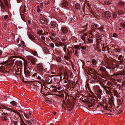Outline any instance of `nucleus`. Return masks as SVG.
<instances>
[{
    "label": "nucleus",
    "mask_w": 125,
    "mask_h": 125,
    "mask_svg": "<svg viewBox=\"0 0 125 125\" xmlns=\"http://www.w3.org/2000/svg\"><path fill=\"white\" fill-rule=\"evenodd\" d=\"M30 64V63L27 62H25L24 64V74L28 76L29 77V76H30L31 73L30 71L28 70H27L26 69H27V68H29V64Z\"/></svg>",
    "instance_id": "f257e3e1"
},
{
    "label": "nucleus",
    "mask_w": 125,
    "mask_h": 125,
    "mask_svg": "<svg viewBox=\"0 0 125 125\" xmlns=\"http://www.w3.org/2000/svg\"><path fill=\"white\" fill-rule=\"evenodd\" d=\"M28 35L29 38L34 42L38 45H40V43L39 42V41L38 38L35 39L34 36L32 34H28Z\"/></svg>",
    "instance_id": "f03ea898"
},
{
    "label": "nucleus",
    "mask_w": 125,
    "mask_h": 125,
    "mask_svg": "<svg viewBox=\"0 0 125 125\" xmlns=\"http://www.w3.org/2000/svg\"><path fill=\"white\" fill-rule=\"evenodd\" d=\"M28 60L29 61L31 62V63L33 65H34L35 64V62L37 61V60L35 58L33 57L32 56H29L28 57ZM30 64H29V66L30 65L31 66V63H30Z\"/></svg>",
    "instance_id": "7ed1b4c3"
},
{
    "label": "nucleus",
    "mask_w": 125,
    "mask_h": 125,
    "mask_svg": "<svg viewBox=\"0 0 125 125\" xmlns=\"http://www.w3.org/2000/svg\"><path fill=\"white\" fill-rule=\"evenodd\" d=\"M16 57V56H12L10 57L9 62L8 63L10 66H12L13 65L14 61L16 60V59L14 58Z\"/></svg>",
    "instance_id": "20e7f679"
},
{
    "label": "nucleus",
    "mask_w": 125,
    "mask_h": 125,
    "mask_svg": "<svg viewBox=\"0 0 125 125\" xmlns=\"http://www.w3.org/2000/svg\"><path fill=\"white\" fill-rule=\"evenodd\" d=\"M40 22L42 24L44 25H46L47 24V19L44 18H41L40 19Z\"/></svg>",
    "instance_id": "39448f33"
},
{
    "label": "nucleus",
    "mask_w": 125,
    "mask_h": 125,
    "mask_svg": "<svg viewBox=\"0 0 125 125\" xmlns=\"http://www.w3.org/2000/svg\"><path fill=\"white\" fill-rule=\"evenodd\" d=\"M5 5L2 2L0 3V5L1 9H4L6 7L8 6L7 1L5 0Z\"/></svg>",
    "instance_id": "423d86ee"
},
{
    "label": "nucleus",
    "mask_w": 125,
    "mask_h": 125,
    "mask_svg": "<svg viewBox=\"0 0 125 125\" xmlns=\"http://www.w3.org/2000/svg\"><path fill=\"white\" fill-rule=\"evenodd\" d=\"M94 88L97 91L98 93L100 94H102V90L100 89V87L98 85H96L94 87Z\"/></svg>",
    "instance_id": "0eeeda50"
},
{
    "label": "nucleus",
    "mask_w": 125,
    "mask_h": 125,
    "mask_svg": "<svg viewBox=\"0 0 125 125\" xmlns=\"http://www.w3.org/2000/svg\"><path fill=\"white\" fill-rule=\"evenodd\" d=\"M93 39H91L90 38H87L86 41H85L84 42V43L86 44H88L89 43H93Z\"/></svg>",
    "instance_id": "6e6552de"
},
{
    "label": "nucleus",
    "mask_w": 125,
    "mask_h": 125,
    "mask_svg": "<svg viewBox=\"0 0 125 125\" xmlns=\"http://www.w3.org/2000/svg\"><path fill=\"white\" fill-rule=\"evenodd\" d=\"M111 13L108 11H106L104 12L103 14V15H104L105 17H107L108 18H109L111 16Z\"/></svg>",
    "instance_id": "1a4fd4ad"
},
{
    "label": "nucleus",
    "mask_w": 125,
    "mask_h": 125,
    "mask_svg": "<svg viewBox=\"0 0 125 125\" xmlns=\"http://www.w3.org/2000/svg\"><path fill=\"white\" fill-rule=\"evenodd\" d=\"M61 5L64 7H67L68 5L67 0H63L61 3Z\"/></svg>",
    "instance_id": "9d476101"
},
{
    "label": "nucleus",
    "mask_w": 125,
    "mask_h": 125,
    "mask_svg": "<svg viewBox=\"0 0 125 125\" xmlns=\"http://www.w3.org/2000/svg\"><path fill=\"white\" fill-rule=\"evenodd\" d=\"M61 31H62L64 34L66 33H67L69 31L67 28L65 27H63L61 28Z\"/></svg>",
    "instance_id": "9b49d317"
},
{
    "label": "nucleus",
    "mask_w": 125,
    "mask_h": 125,
    "mask_svg": "<svg viewBox=\"0 0 125 125\" xmlns=\"http://www.w3.org/2000/svg\"><path fill=\"white\" fill-rule=\"evenodd\" d=\"M37 69L40 72H42L43 70V67L41 65L38 64L37 66Z\"/></svg>",
    "instance_id": "f8f14e48"
},
{
    "label": "nucleus",
    "mask_w": 125,
    "mask_h": 125,
    "mask_svg": "<svg viewBox=\"0 0 125 125\" xmlns=\"http://www.w3.org/2000/svg\"><path fill=\"white\" fill-rule=\"evenodd\" d=\"M100 71L101 72L107 74V72L106 71V70L102 66H101L100 67Z\"/></svg>",
    "instance_id": "ddd939ff"
},
{
    "label": "nucleus",
    "mask_w": 125,
    "mask_h": 125,
    "mask_svg": "<svg viewBox=\"0 0 125 125\" xmlns=\"http://www.w3.org/2000/svg\"><path fill=\"white\" fill-rule=\"evenodd\" d=\"M118 6L121 8L123 7L124 4V3L121 1H120L118 3Z\"/></svg>",
    "instance_id": "4468645a"
},
{
    "label": "nucleus",
    "mask_w": 125,
    "mask_h": 125,
    "mask_svg": "<svg viewBox=\"0 0 125 125\" xmlns=\"http://www.w3.org/2000/svg\"><path fill=\"white\" fill-rule=\"evenodd\" d=\"M113 91L114 92V93L115 94V96L117 97H119V93L117 90H114Z\"/></svg>",
    "instance_id": "2eb2a0df"
},
{
    "label": "nucleus",
    "mask_w": 125,
    "mask_h": 125,
    "mask_svg": "<svg viewBox=\"0 0 125 125\" xmlns=\"http://www.w3.org/2000/svg\"><path fill=\"white\" fill-rule=\"evenodd\" d=\"M16 64L20 67H22V62L21 61H17L16 62Z\"/></svg>",
    "instance_id": "dca6fc26"
},
{
    "label": "nucleus",
    "mask_w": 125,
    "mask_h": 125,
    "mask_svg": "<svg viewBox=\"0 0 125 125\" xmlns=\"http://www.w3.org/2000/svg\"><path fill=\"white\" fill-rule=\"evenodd\" d=\"M96 76H97L96 75L93 76L92 79L93 82H95L98 81V80L96 77Z\"/></svg>",
    "instance_id": "f3484780"
},
{
    "label": "nucleus",
    "mask_w": 125,
    "mask_h": 125,
    "mask_svg": "<svg viewBox=\"0 0 125 125\" xmlns=\"http://www.w3.org/2000/svg\"><path fill=\"white\" fill-rule=\"evenodd\" d=\"M31 121L32 120L31 118L30 120H26L25 122L27 124H29L30 125H32L33 124V123H32V121Z\"/></svg>",
    "instance_id": "a211bd4d"
},
{
    "label": "nucleus",
    "mask_w": 125,
    "mask_h": 125,
    "mask_svg": "<svg viewBox=\"0 0 125 125\" xmlns=\"http://www.w3.org/2000/svg\"><path fill=\"white\" fill-rule=\"evenodd\" d=\"M125 73L123 71H120L119 73H117L116 74V75L117 76H122L124 75Z\"/></svg>",
    "instance_id": "6ab92c4d"
},
{
    "label": "nucleus",
    "mask_w": 125,
    "mask_h": 125,
    "mask_svg": "<svg viewBox=\"0 0 125 125\" xmlns=\"http://www.w3.org/2000/svg\"><path fill=\"white\" fill-rule=\"evenodd\" d=\"M75 6L77 9L80 10L81 9L80 6L79 4L78 3H76L75 4Z\"/></svg>",
    "instance_id": "aec40b11"
},
{
    "label": "nucleus",
    "mask_w": 125,
    "mask_h": 125,
    "mask_svg": "<svg viewBox=\"0 0 125 125\" xmlns=\"http://www.w3.org/2000/svg\"><path fill=\"white\" fill-rule=\"evenodd\" d=\"M92 65L93 66H95L96 64V60L95 59H93L92 60Z\"/></svg>",
    "instance_id": "412c9836"
},
{
    "label": "nucleus",
    "mask_w": 125,
    "mask_h": 125,
    "mask_svg": "<svg viewBox=\"0 0 125 125\" xmlns=\"http://www.w3.org/2000/svg\"><path fill=\"white\" fill-rule=\"evenodd\" d=\"M101 63L105 67H106L108 64V63L105 61H102Z\"/></svg>",
    "instance_id": "4be33fe9"
},
{
    "label": "nucleus",
    "mask_w": 125,
    "mask_h": 125,
    "mask_svg": "<svg viewBox=\"0 0 125 125\" xmlns=\"http://www.w3.org/2000/svg\"><path fill=\"white\" fill-rule=\"evenodd\" d=\"M104 28H103L102 27H101L99 28H96L95 29V30H97L98 29L99 30V31H104L103 29Z\"/></svg>",
    "instance_id": "5701e85b"
},
{
    "label": "nucleus",
    "mask_w": 125,
    "mask_h": 125,
    "mask_svg": "<svg viewBox=\"0 0 125 125\" xmlns=\"http://www.w3.org/2000/svg\"><path fill=\"white\" fill-rule=\"evenodd\" d=\"M9 118V117L6 115V116H3V119H2V120L3 121H6L8 120V119Z\"/></svg>",
    "instance_id": "b1692460"
},
{
    "label": "nucleus",
    "mask_w": 125,
    "mask_h": 125,
    "mask_svg": "<svg viewBox=\"0 0 125 125\" xmlns=\"http://www.w3.org/2000/svg\"><path fill=\"white\" fill-rule=\"evenodd\" d=\"M51 27L53 29L57 27L56 25L53 23L51 24Z\"/></svg>",
    "instance_id": "393cba45"
},
{
    "label": "nucleus",
    "mask_w": 125,
    "mask_h": 125,
    "mask_svg": "<svg viewBox=\"0 0 125 125\" xmlns=\"http://www.w3.org/2000/svg\"><path fill=\"white\" fill-rule=\"evenodd\" d=\"M56 59L58 62H60L62 60L61 58L59 57H57L56 58Z\"/></svg>",
    "instance_id": "a878e982"
},
{
    "label": "nucleus",
    "mask_w": 125,
    "mask_h": 125,
    "mask_svg": "<svg viewBox=\"0 0 125 125\" xmlns=\"http://www.w3.org/2000/svg\"><path fill=\"white\" fill-rule=\"evenodd\" d=\"M10 103L11 104L14 106L16 105L17 104V103L14 101H12Z\"/></svg>",
    "instance_id": "bb28decb"
},
{
    "label": "nucleus",
    "mask_w": 125,
    "mask_h": 125,
    "mask_svg": "<svg viewBox=\"0 0 125 125\" xmlns=\"http://www.w3.org/2000/svg\"><path fill=\"white\" fill-rule=\"evenodd\" d=\"M113 16L114 18H115L116 17L117 15V13L115 12H114L112 13Z\"/></svg>",
    "instance_id": "cd10ccee"
},
{
    "label": "nucleus",
    "mask_w": 125,
    "mask_h": 125,
    "mask_svg": "<svg viewBox=\"0 0 125 125\" xmlns=\"http://www.w3.org/2000/svg\"><path fill=\"white\" fill-rule=\"evenodd\" d=\"M45 5L44 4V5L43 4V3H41L40 4V5L41 6V8L42 9H43V8L45 7Z\"/></svg>",
    "instance_id": "c85d7f7f"
},
{
    "label": "nucleus",
    "mask_w": 125,
    "mask_h": 125,
    "mask_svg": "<svg viewBox=\"0 0 125 125\" xmlns=\"http://www.w3.org/2000/svg\"><path fill=\"white\" fill-rule=\"evenodd\" d=\"M72 50H71L70 52H68V55L69 56V58H70L71 57V55L72 54Z\"/></svg>",
    "instance_id": "c756f323"
},
{
    "label": "nucleus",
    "mask_w": 125,
    "mask_h": 125,
    "mask_svg": "<svg viewBox=\"0 0 125 125\" xmlns=\"http://www.w3.org/2000/svg\"><path fill=\"white\" fill-rule=\"evenodd\" d=\"M24 115L27 119H28L29 118V116H30L27 114L24 113Z\"/></svg>",
    "instance_id": "7c9ffc66"
},
{
    "label": "nucleus",
    "mask_w": 125,
    "mask_h": 125,
    "mask_svg": "<svg viewBox=\"0 0 125 125\" xmlns=\"http://www.w3.org/2000/svg\"><path fill=\"white\" fill-rule=\"evenodd\" d=\"M121 25L120 26V27H122L123 28H125V24L123 23H121Z\"/></svg>",
    "instance_id": "2f4dec72"
},
{
    "label": "nucleus",
    "mask_w": 125,
    "mask_h": 125,
    "mask_svg": "<svg viewBox=\"0 0 125 125\" xmlns=\"http://www.w3.org/2000/svg\"><path fill=\"white\" fill-rule=\"evenodd\" d=\"M7 110L8 111H10V110H11L14 113H17V112L16 111H15V110H13L11 109L10 108H7Z\"/></svg>",
    "instance_id": "473e14b6"
},
{
    "label": "nucleus",
    "mask_w": 125,
    "mask_h": 125,
    "mask_svg": "<svg viewBox=\"0 0 125 125\" xmlns=\"http://www.w3.org/2000/svg\"><path fill=\"white\" fill-rule=\"evenodd\" d=\"M67 45L66 44H65L64 45V47L63 48V50H64V51L65 52L66 51L67 49Z\"/></svg>",
    "instance_id": "72a5a7b5"
},
{
    "label": "nucleus",
    "mask_w": 125,
    "mask_h": 125,
    "mask_svg": "<svg viewBox=\"0 0 125 125\" xmlns=\"http://www.w3.org/2000/svg\"><path fill=\"white\" fill-rule=\"evenodd\" d=\"M50 46L52 48H54V45L53 43H51L50 44Z\"/></svg>",
    "instance_id": "f704fd0d"
},
{
    "label": "nucleus",
    "mask_w": 125,
    "mask_h": 125,
    "mask_svg": "<svg viewBox=\"0 0 125 125\" xmlns=\"http://www.w3.org/2000/svg\"><path fill=\"white\" fill-rule=\"evenodd\" d=\"M74 48L76 49H78V50H80V49L79 48V46L78 45H76L74 46Z\"/></svg>",
    "instance_id": "c9c22d12"
},
{
    "label": "nucleus",
    "mask_w": 125,
    "mask_h": 125,
    "mask_svg": "<svg viewBox=\"0 0 125 125\" xmlns=\"http://www.w3.org/2000/svg\"><path fill=\"white\" fill-rule=\"evenodd\" d=\"M73 74L72 73V72H71L69 74H68V75H67V76L68 77L70 76V75L71 77H72L73 76Z\"/></svg>",
    "instance_id": "e433bc0d"
},
{
    "label": "nucleus",
    "mask_w": 125,
    "mask_h": 125,
    "mask_svg": "<svg viewBox=\"0 0 125 125\" xmlns=\"http://www.w3.org/2000/svg\"><path fill=\"white\" fill-rule=\"evenodd\" d=\"M54 29V30H52L54 32H56L58 31V27H56V28Z\"/></svg>",
    "instance_id": "4c0bfd02"
},
{
    "label": "nucleus",
    "mask_w": 125,
    "mask_h": 125,
    "mask_svg": "<svg viewBox=\"0 0 125 125\" xmlns=\"http://www.w3.org/2000/svg\"><path fill=\"white\" fill-rule=\"evenodd\" d=\"M114 51L115 52H119L120 50L116 48L114 49Z\"/></svg>",
    "instance_id": "58836bf2"
},
{
    "label": "nucleus",
    "mask_w": 125,
    "mask_h": 125,
    "mask_svg": "<svg viewBox=\"0 0 125 125\" xmlns=\"http://www.w3.org/2000/svg\"><path fill=\"white\" fill-rule=\"evenodd\" d=\"M31 118L32 120L31 121H32V123H35L37 121L36 120H35L34 119H33V118Z\"/></svg>",
    "instance_id": "ea45409f"
},
{
    "label": "nucleus",
    "mask_w": 125,
    "mask_h": 125,
    "mask_svg": "<svg viewBox=\"0 0 125 125\" xmlns=\"http://www.w3.org/2000/svg\"><path fill=\"white\" fill-rule=\"evenodd\" d=\"M43 32V31L41 30H40L37 32V33L38 34L42 33Z\"/></svg>",
    "instance_id": "a19ab883"
},
{
    "label": "nucleus",
    "mask_w": 125,
    "mask_h": 125,
    "mask_svg": "<svg viewBox=\"0 0 125 125\" xmlns=\"http://www.w3.org/2000/svg\"><path fill=\"white\" fill-rule=\"evenodd\" d=\"M44 50L45 51V52L47 53L48 52H49V51L48 50L47 48L46 47L45 48Z\"/></svg>",
    "instance_id": "79ce46f5"
},
{
    "label": "nucleus",
    "mask_w": 125,
    "mask_h": 125,
    "mask_svg": "<svg viewBox=\"0 0 125 125\" xmlns=\"http://www.w3.org/2000/svg\"><path fill=\"white\" fill-rule=\"evenodd\" d=\"M105 3L106 4L108 5H109L110 4V2L109 1H105Z\"/></svg>",
    "instance_id": "37998d69"
},
{
    "label": "nucleus",
    "mask_w": 125,
    "mask_h": 125,
    "mask_svg": "<svg viewBox=\"0 0 125 125\" xmlns=\"http://www.w3.org/2000/svg\"><path fill=\"white\" fill-rule=\"evenodd\" d=\"M32 53L34 55H36L37 54V52L36 51H32Z\"/></svg>",
    "instance_id": "c03bdc74"
},
{
    "label": "nucleus",
    "mask_w": 125,
    "mask_h": 125,
    "mask_svg": "<svg viewBox=\"0 0 125 125\" xmlns=\"http://www.w3.org/2000/svg\"><path fill=\"white\" fill-rule=\"evenodd\" d=\"M101 38H100V40L99 39H96V40L98 43H99L101 42Z\"/></svg>",
    "instance_id": "a18cd8bd"
},
{
    "label": "nucleus",
    "mask_w": 125,
    "mask_h": 125,
    "mask_svg": "<svg viewBox=\"0 0 125 125\" xmlns=\"http://www.w3.org/2000/svg\"><path fill=\"white\" fill-rule=\"evenodd\" d=\"M3 114L6 115L7 116H8V114L7 113L6 110L4 111L3 113Z\"/></svg>",
    "instance_id": "49530a36"
},
{
    "label": "nucleus",
    "mask_w": 125,
    "mask_h": 125,
    "mask_svg": "<svg viewBox=\"0 0 125 125\" xmlns=\"http://www.w3.org/2000/svg\"><path fill=\"white\" fill-rule=\"evenodd\" d=\"M103 101L104 103H105L106 101V100L105 98H103Z\"/></svg>",
    "instance_id": "de8ad7c7"
},
{
    "label": "nucleus",
    "mask_w": 125,
    "mask_h": 125,
    "mask_svg": "<svg viewBox=\"0 0 125 125\" xmlns=\"http://www.w3.org/2000/svg\"><path fill=\"white\" fill-rule=\"evenodd\" d=\"M50 2L49 1H46L45 3H44V4H45L46 5H48L50 3Z\"/></svg>",
    "instance_id": "09e8293b"
},
{
    "label": "nucleus",
    "mask_w": 125,
    "mask_h": 125,
    "mask_svg": "<svg viewBox=\"0 0 125 125\" xmlns=\"http://www.w3.org/2000/svg\"><path fill=\"white\" fill-rule=\"evenodd\" d=\"M81 38L84 41H86V40L85 37L84 36H81Z\"/></svg>",
    "instance_id": "8fccbe9b"
},
{
    "label": "nucleus",
    "mask_w": 125,
    "mask_h": 125,
    "mask_svg": "<svg viewBox=\"0 0 125 125\" xmlns=\"http://www.w3.org/2000/svg\"><path fill=\"white\" fill-rule=\"evenodd\" d=\"M17 114L18 115H19V116L20 117V118L21 119H22V116H21L20 114L18 112H17Z\"/></svg>",
    "instance_id": "3c124183"
},
{
    "label": "nucleus",
    "mask_w": 125,
    "mask_h": 125,
    "mask_svg": "<svg viewBox=\"0 0 125 125\" xmlns=\"http://www.w3.org/2000/svg\"><path fill=\"white\" fill-rule=\"evenodd\" d=\"M37 73H35L32 75V77H34L35 76H36V77H37Z\"/></svg>",
    "instance_id": "603ef678"
},
{
    "label": "nucleus",
    "mask_w": 125,
    "mask_h": 125,
    "mask_svg": "<svg viewBox=\"0 0 125 125\" xmlns=\"http://www.w3.org/2000/svg\"><path fill=\"white\" fill-rule=\"evenodd\" d=\"M97 96L99 99H100L101 98V95L99 94H98Z\"/></svg>",
    "instance_id": "864d4df0"
},
{
    "label": "nucleus",
    "mask_w": 125,
    "mask_h": 125,
    "mask_svg": "<svg viewBox=\"0 0 125 125\" xmlns=\"http://www.w3.org/2000/svg\"><path fill=\"white\" fill-rule=\"evenodd\" d=\"M22 45V48H24L26 47L25 45V44H21Z\"/></svg>",
    "instance_id": "5fc2aeb1"
},
{
    "label": "nucleus",
    "mask_w": 125,
    "mask_h": 125,
    "mask_svg": "<svg viewBox=\"0 0 125 125\" xmlns=\"http://www.w3.org/2000/svg\"><path fill=\"white\" fill-rule=\"evenodd\" d=\"M90 71L92 72V73H93L94 74H95V72H94L95 70H94V69H91Z\"/></svg>",
    "instance_id": "6e6d98bb"
},
{
    "label": "nucleus",
    "mask_w": 125,
    "mask_h": 125,
    "mask_svg": "<svg viewBox=\"0 0 125 125\" xmlns=\"http://www.w3.org/2000/svg\"><path fill=\"white\" fill-rule=\"evenodd\" d=\"M55 45L57 47H59L60 46L59 44L57 43H55Z\"/></svg>",
    "instance_id": "4d7b16f0"
},
{
    "label": "nucleus",
    "mask_w": 125,
    "mask_h": 125,
    "mask_svg": "<svg viewBox=\"0 0 125 125\" xmlns=\"http://www.w3.org/2000/svg\"><path fill=\"white\" fill-rule=\"evenodd\" d=\"M42 11L40 8H38L37 9V11L39 13H40Z\"/></svg>",
    "instance_id": "13d9d810"
},
{
    "label": "nucleus",
    "mask_w": 125,
    "mask_h": 125,
    "mask_svg": "<svg viewBox=\"0 0 125 125\" xmlns=\"http://www.w3.org/2000/svg\"><path fill=\"white\" fill-rule=\"evenodd\" d=\"M69 57L68 56H67L65 55L64 56V58L66 59V60H68L69 59Z\"/></svg>",
    "instance_id": "bf43d9fd"
},
{
    "label": "nucleus",
    "mask_w": 125,
    "mask_h": 125,
    "mask_svg": "<svg viewBox=\"0 0 125 125\" xmlns=\"http://www.w3.org/2000/svg\"><path fill=\"white\" fill-rule=\"evenodd\" d=\"M18 122L17 121H16L14 122V125H18L17 124Z\"/></svg>",
    "instance_id": "052dcab7"
},
{
    "label": "nucleus",
    "mask_w": 125,
    "mask_h": 125,
    "mask_svg": "<svg viewBox=\"0 0 125 125\" xmlns=\"http://www.w3.org/2000/svg\"><path fill=\"white\" fill-rule=\"evenodd\" d=\"M62 41L64 43H65V41H66V39L65 38H62Z\"/></svg>",
    "instance_id": "680f3d73"
},
{
    "label": "nucleus",
    "mask_w": 125,
    "mask_h": 125,
    "mask_svg": "<svg viewBox=\"0 0 125 125\" xmlns=\"http://www.w3.org/2000/svg\"><path fill=\"white\" fill-rule=\"evenodd\" d=\"M59 44L60 46H62L63 45V44L62 42H59Z\"/></svg>",
    "instance_id": "e2e57ef3"
},
{
    "label": "nucleus",
    "mask_w": 125,
    "mask_h": 125,
    "mask_svg": "<svg viewBox=\"0 0 125 125\" xmlns=\"http://www.w3.org/2000/svg\"><path fill=\"white\" fill-rule=\"evenodd\" d=\"M80 48L83 50H84L86 49V47L84 46H83V47H81Z\"/></svg>",
    "instance_id": "0e129e2a"
},
{
    "label": "nucleus",
    "mask_w": 125,
    "mask_h": 125,
    "mask_svg": "<svg viewBox=\"0 0 125 125\" xmlns=\"http://www.w3.org/2000/svg\"><path fill=\"white\" fill-rule=\"evenodd\" d=\"M36 77L38 79H41V77L39 76L38 75V74L37 75V77Z\"/></svg>",
    "instance_id": "69168bd1"
},
{
    "label": "nucleus",
    "mask_w": 125,
    "mask_h": 125,
    "mask_svg": "<svg viewBox=\"0 0 125 125\" xmlns=\"http://www.w3.org/2000/svg\"><path fill=\"white\" fill-rule=\"evenodd\" d=\"M41 38L44 41H45V38L44 36H42L41 37Z\"/></svg>",
    "instance_id": "338daca9"
},
{
    "label": "nucleus",
    "mask_w": 125,
    "mask_h": 125,
    "mask_svg": "<svg viewBox=\"0 0 125 125\" xmlns=\"http://www.w3.org/2000/svg\"><path fill=\"white\" fill-rule=\"evenodd\" d=\"M8 15H5L4 16V19H5V20H6V19L7 18H8Z\"/></svg>",
    "instance_id": "774afa93"
}]
</instances>
